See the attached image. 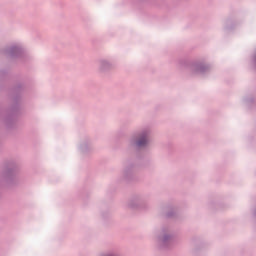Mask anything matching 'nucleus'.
Here are the masks:
<instances>
[{"mask_svg":"<svg viewBox=\"0 0 256 256\" xmlns=\"http://www.w3.org/2000/svg\"><path fill=\"white\" fill-rule=\"evenodd\" d=\"M147 145V138L146 137H142L138 142H137V146L138 147H143Z\"/></svg>","mask_w":256,"mask_h":256,"instance_id":"obj_1","label":"nucleus"}]
</instances>
